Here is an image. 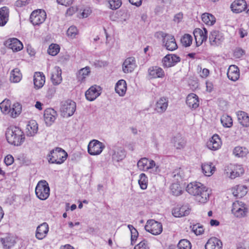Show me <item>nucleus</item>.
<instances>
[{
	"mask_svg": "<svg viewBox=\"0 0 249 249\" xmlns=\"http://www.w3.org/2000/svg\"><path fill=\"white\" fill-rule=\"evenodd\" d=\"M14 158L11 155H8L4 159V162L7 165H10L14 162Z\"/></svg>",
	"mask_w": 249,
	"mask_h": 249,
	"instance_id": "nucleus-59",
	"label": "nucleus"
},
{
	"mask_svg": "<svg viewBox=\"0 0 249 249\" xmlns=\"http://www.w3.org/2000/svg\"><path fill=\"white\" fill-rule=\"evenodd\" d=\"M247 192V188L244 185H237L232 189L233 196L239 198L244 196Z\"/></svg>",
	"mask_w": 249,
	"mask_h": 249,
	"instance_id": "nucleus-33",
	"label": "nucleus"
},
{
	"mask_svg": "<svg viewBox=\"0 0 249 249\" xmlns=\"http://www.w3.org/2000/svg\"><path fill=\"white\" fill-rule=\"evenodd\" d=\"M109 8L112 10L118 9L122 4L121 0H108Z\"/></svg>",
	"mask_w": 249,
	"mask_h": 249,
	"instance_id": "nucleus-54",
	"label": "nucleus"
},
{
	"mask_svg": "<svg viewBox=\"0 0 249 249\" xmlns=\"http://www.w3.org/2000/svg\"><path fill=\"white\" fill-rule=\"evenodd\" d=\"M22 79V74L19 69L15 68L10 72V81L12 83H18Z\"/></svg>",
	"mask_w": 249,
	"mask_h": 249,
	"instance_id": "nucleus-38",
	"label": "nucleus"
},
{
	"mask_svg": "<svg viewBox=\"0 0 249 249\" xmlns=\"http://www.w3.org/2000/svg\"><path fill=\"white\" fill-rule=\"evenodd\" d=\"M228 78L233 81H237L240 76L239 69L235 65H231L227 71Z\"/></svg>",
	"mask_w": 249,
	"mask_h": 249,
	"instance_id": "nucleus-24",
	"label": "nucleus"
},
{
	"mask_svg": "<svg viewBox=\"0 0 249 249\" xmlns=\"http://www.w3.org/2000/svg\"><path fill=\"white\" fill-rule=\"evenodd\" d=\"M172 176L175 178V180H178L179 179L181 178L180 171L178 170L174 171L172 174Z\"/></svg>",
	"mask_w": 249,
	"mask_h": 249,
	"instance_id": "nucleus-62",
	"label": "nucleus"
},
{
	"mask_svg": "<svg viewBox=\"0 0 249 249\" xmlns=\"http://www.w3.org/2000/svg\"><path fill=\"white\" fill-rule=\"evenodd\" d=\"M221 122L224 127H231L232 125V118L227 115H223L221 117Z\"/></svg>",
	"mask_w": 249,
	"mask_h": 249,
	"instance_id": "nucleus-47",
	"label": "nucleus"
},
{
	"mask_svg": "<svg viewBox=\"0 0 249 249\" xmlns=\"http://www.w3.org/2000/svg\"><path fill=\"white\" fill-rule=\"evenodd\" d=\"M38 131V124L35 121H31L26 127V134L28 136H34Z\"/></svg>",
	"mask_w": 249,
	"mask_h": 249,
	"instance_id": "nucleus-32",
	"label": "nucleus"
},
{
	"mask_svg": "<svg viewBox=\"0 0 249 249\" xmlns=\"http://www.w3.org/2000/svg\"><path fill=\"white\" fill-rule=\"evenodd\" d=\"M48 231V224L46 222L43 223L37 227L36 233V237L39 240L43 239L46 236Z\"/></svg>",
	"mask_w": 249,
	"mask_h": 249,
	"instance_id": "nucleus-23",
	"label": "nucleus"
},
{
	"mask_svg": "<svg viewBox=\"0 0 249 249\" xmlns=\"http://www.w3.org/2000/svg\"><path fill=\"white\" fill-rule=\"evenodd\" d=\"M5 136L8 142L14 145H20L24 141L23 132L19 128L15 126H11L7 129Z\"/></svg>",
	"mask_w": 249,
	"mask_h": 249,
	"instance_id": "nucleus-2",
	"label": "nucleus"
},
{
	"mask_svg": "<svg viewBox=\"0 0 249 249\" xmlns=\"http://www.w3.org/2000/svg\"><path fill=\"white\" fill-rule=\"evenodd\" d=\"M183 18V15L181 13L176 14L174 18V20L176 22H179Z\"/></svg>",
	"mask_w": 249,
	"mask_h": 249,
	"instance_id": "nucleus-63",
	"label": "nucleus"
},
{
	"mask_svg": "<svg viewBox=\"0 0 249 249\" xmlns=\"http://www.w3.org/2000/svg\"><path fill=\"white\" fill-rule=\"evenodd\" d=\"M134 249H149L147 242L143 240L135 246Z\"/></svg>",
	"mask_w": 249,
	"mask_h": 249,
	"instance_id": "nucleus-56",
	"label": "nucleus"
},
{
	"mask_svg": "<svg viewBox=\"0 0 249 249\" xmlns=\"http://www.w3.org/2000/svg\"><path fill=\"white\" fill-rule=\"evenodd\" d=\"M57 114L53 109L49 108L46 109L44 112V120L48 126L51 125L55 121Z\"/></svg>",
	"mask_w": 249,
	"mask_h": 249,
	"instance_id": "nucleus-16",
	"label": "nucleus"
},
{
	"mask_svg": "<svg viewBox=\"0 0 249 249\" xmlns=\"http://www.w3.org/2000/svg\"><path fill=\"white\" fill-rule=\"evenodd\" d=\"M142 0H129V2L134 5L137 7L140 6L142 4Z\"/></svg>",
	"mask_w": 249,
	"mask_h": 249,
	"instance_id": "nucleus-64",
	"label": "nucleus"
},
{
	"mask_svg": "<svg viewBox=\"0 0 249 249\" xmlns=\"http://www.w3.org/2000/svg\"><path fill=\"white\" fill-rule=\"evenodd\" d=\"M244 54V51L240 48L236 49L234 52V56L236 58H240Z\"/></svg>",
	"mask_w": 249,
	"mask_h": 249,
	"instance_id": "nucleus-58",
	"label": "nucleus"
},
{
	"mask_svg": "<svg viewBox=\"0 0 249 249\" xmlns=\"http://www.w3.org/2000/svg\"><path fill=\"white\" fill-rule=\"evenodd\" d=\"M35 192L37 197L40 200L47 199L50 196V188L47 181L44 180L39 181L36 186Z\"/></svg>",
	"mask_w": 249,
	"mask_h": 249,
	"instance_id": "nucleus-6",
	"label": "nucleus"
},
{
	"mask_svg": "<svg viewBox=\"0 0 249 249\" xmlns=\"http://www.w3.org/2000/svg\"><path fill=\"white\" fill-rule=\"evenodd\" d=\"M209 39L211 46H218L224 41L225 37L222 32L217 30H213L210 34Z\"/></svg>",
	"mask_w": 249,
	"mask_h": 249,
	"instance_id": "nucleus-11",
	"label": "nucleus"
},
{
	"mask_svg": "<svg viewBox=\"0 0 249 249\" xmlns=\"http://www.w3.org/2000/svg\"><path fill=\"white\" fill-rule=\"evenodd\" d=\"M61 70L57 66H55L52 72L51 80L53 85H59L62 81Z\"/></svg>",
	"mask_w": 249,
	"mask_h": 249,
	"instance_id": "nucleus-28",
	"label": "nucleus"
},
{
	"mask_svg": "<svg viewBox=\"0 0 249 249\" xmlns=\"http://www.w3.org/2000/svg\"><path fill=\"white\" fill-rule=\"evenodd\" d=\"M78 34V30L75 26H71L67 30V35L71 38H74Z\"/></svg>",
	"mask_w": 249,
	"mask_h": 249,
	"instance_id": "nucleus-55",
	"label": "nucleus"
},
{
	"mask_svg": "<svg viewBox=\"0 0 249 249\" xmlns=\"http://www.w3.org/2000/svg\"><path fill=\"white\" fill-rule=\"evenodd\" d=\"M144 228L147 231L153 235L160 234L162 231L161 224L153 219L148 220Z\"/></svg>",
	"mask_w": 249,
	"mask_h": 249,
	"instance_id": "nucleus-8",
	"label": "nucleus"
},
{
	"mask_svg": "<svg viewBox=\"0 0 249 249\" xmlns=\"http://www.w3.org/2000/svg\"><path fill=\"white\" fill-rule=\"evenodd\" d=\"M186 191L189 194L194 196L195 200L199 203H205L209 200L210 193L208 189L200 182L189 183L186 187Z\"/></svg>",
	"mask_w": 249,
	"mask_h": 249,
	"instance_id": "nucleus-1",
	"label": "nucleus"
},
{
	"mask_svg": "<svg viewBox=\"0 0 249 249\" xmlns=\"http://www.w3.org/2000/svg\"><path fill=\"white\" fill-rule=\"evenodd\" d=\"M186 102L189 107L194 109L198 107L199 105L198 97L194 93H190L187 96Z\"/></svg>",
	"mask_w": 249,
	"mask_h": 249,
	"instance_id": "nucleus-26",
	"label": "nucleus"
},
{
	"mask_svg": "<svg viewBox=\"0 0 249 249\" xmlns=\"http://www.w3.org/2000/svg\"><path fill=\"white\" fill-rule=\"evenodd\" d=\"M248 150L245 147L236 146L233 150V155L238 158H244L248 154Z\"/></svg>",
	"mask_w": 249,
	"mask_h": 249,
	"instance_id": "nucleus-40",
	"label": "nucleus"
},
{
	"mask_svg": "<svg viewBox=\"0 0 249 249\" xmlns=\"http://www.w3.org/2000/svg\"><path fill=\"white\" fill-rule=\"evenodd\" d=\"M90 72V69L89 67H86L81 69L77 73V78L79 81L83 82L86 77L88 76Z\"/></svg>",
	"mask_w": 249,
	"mask_h": 249,
	"instance_id": "nucleus-39",
	"label": "nucleus"
},
{
	"mask_svg": "<svg viewBox=\"0 0 249 249\" xmlns=\"http://www.w3.org/2000/svg\"><path fill=\"white\" fill-rule=\"evenodd\" d=\"M104 147L102 142L96 140H93L88 145V151L91 155H97L102 152Z\"/></svg>",
	"mask_w": 249,
	"mask_h": 249,
	"instance_id": "nucleus-12",
	"label": "nucleus"
},
{
	"mask_svg": "<svg viewBox=\"0 0 249 249\" xmlns=\"http://www.w3.org/2000/svg\"><path fill=\"white\" fill-rule=\"evenodd\" d=\"M173 142L174 146L177 149H181L183 148L185 145L184 140L180 136H175L173 139Z\"/></svg>",
	"mask_w": 249,
	"mask_h": 249,
	"instance_id": "nucleus-45",
	"label": "nucleus"
},
{
	"mask_svg": "<svg viewBox=\"0 0 249 249\" xmlns=\"http://www.w3.org/2000/svg\"><path fill=\"white\" fill-rule=\"evenodd\" d=\"M149 75L153 78H162L164 76V72L161 68L157 66L150 67L148 69Z\"/></svg>",
	"mask_w": 249,
	"mask_h": 249,
	"instance_id": "nucleus-30",
	"label": "nucleus"
},
{
	"mask_svg": "<svg viewBox=\"0 0 249 249\" xmlns=\"http://www.w3.org/2000/svg\"><path fill=\"white\" fill-rule=\"evenodd\" d=\"M138 168L142 171H148L153 174H156L159 170V166L152 160H149L146 158H141L137 162Z\"/></svg>",
	"mask_w": 249,
	"mask_h": 249,
	"instance_id": "nucleus-4",
	"label": "nucleus"
},
{
	"mask_svg": "<svg viewBox=\"0 0 249 249\" xmlns=\"http://www.w3.org/2000/svg\"><path fill=\"white\" fill-rule=\"evenodd\" d=\"M178 249H191V244L189 241L186 239L181 240L178 245Z\"/></svg>",
	"mask_w": 249,
	"mask_h": 249,
	"instance_id": "nucleus-52",
	"label": "nucleus"
},
{
	"mask_svg": "<svg viewBox=\"0 0 249 249\" xmlns=\"http://www.w3.org/2000/svg\"><path fill=\"white\" fill-rule=\"evenodd\" d=\"M138 182L142 189L145 190L147 188L148 179L145 174L142 173L140 175Z\"/></svg>",
	"mask_w": 249,
	"mask_h": 249,
	"instance_id": "nucleus-46",
	"label": "nucleus"
},
{
	"mask_svg": "<svg viewBox=\"0 0 249 249\" xmlns=\"http://www.w3.org/2000/svg\"><path fill=\"white\" fill-rule=\"evenodd\" d=\"M125 157V151L122 148H118L114 151L112 155V158L114 160L119 161L122 160Z\"/></svg>",
	"mask_w": 249,
	"mask_h": 249,
	"instance_id": "nucleus-43",
	"label": "nucleus"
},
{
	"mask_svg": "<svg viewBox=\"0 0 249 249\" xmlns=\"http://www.w3.org/2000/svg\"><path fill=\"white\" fill-rule=\"evenodd\" d=\"M21 106L18 103L13 105L12 107H11L9 116L12 118H16L21 112Z\"/></svg>",
	"mask_w": 249,
	"mask_h": 249,
	"instance_id": "nucleus-41",
	"label": "nucleus"
},
{
	"mask_svg": "<svg viewBox=\"0 0 249 249\" xmlns=\"http://www.w3.org/2000/svg\"><path fill=\"white\" fill-rule=\"evenodd\" d=\"M231 8L234 13H241L247 8L246 1L245 0H235L231 4Z\"/></svg>",
	"mask_w": 249,
	"mask_h": 249,
	"instance_id": "nucleus-22",
	"label": "nucleus"
},
{
	"mask_svg": "<svg viewBox=\"0 0 249 249\" xmlns=\"http://www.w3.org/2000/svg\"><path fill=\"white\" fill-rule=\"evenodd\" d=\"M201 169L203 173L208 177L211 176L215 171V167L211 162H205L201 164Z\"/></svg>",
	"mask_w": 249,
	"mask_h": 249,
	"instance_id": "nucleus-31",
	"label": "nucleus"
},
{
	"mask_svg": "<svg viewBox=\"0 0 249 249\" xmlns=\"http://www.w3.org/2000/svg\"><path fill=\"white\" fill-rule=\"evenodd\" d=\"M34 78L35 87L37 89L42 88L45 82V77L43 73L40 72H36Z\"/></svg>",
	"mask_w": 249,
	"mask_h": 249,
	"instance_id": "nucleus-29",
	"label": "nucleus"
},
{
	"mask_svg": "<svg viewBox=\"0 0 249 249\" xmlns=\"http://www.w3.org/2000/svg\"><path fill=\"white\" fill-rule=\"evenodd\" d=\"M192 36L189 34H185L181 38V43L185 47H189L192 43Z\"/></svg>",
	"mask_w": 249,
	"mask_h": 249,
	"instance_id": "nucleus-48",
	"label": "nucleus"
},
{
	"mask_svg": "<svg viewBox=\"0 0 249 249\" xmlns=\"http://www.w3.org/2000/svg\"><path fill=\"white\" fill-rule=\"evenodd\" d=\"M30 0H17L15 3L17 7H21L27 5L30 2Z\"/></svg>",
	"mask_w": 249,
	"mask_h": 249,
	"instance_id": "nucleus-57",
	"label": "nucleus"
},
{
	"mask_svg": "<svg viewBox=\"0 0 249 249\" xmlns=\"http://www.w3.org/2000/svg\"><path fill=\"white\" fill-rule=\"evenodd\" d=\"M5 45L14 52H18L23 49L22 43L16 38H12L6 41Z\"/></svg>",
	"mask_w": 249,
	"mask_h": 249,
	"instance_id": "nucleus-20",
	"label": "nucleus"
},
{
	"mask_svg": "<svg viewBox=\"0 0 249 249\" xmlns=\"http://www.w3.org/2000/svg\"><path fill=\"white\" fill-rule=\"evenodd\" d=\"M190 209L186 205L177 206L173 209L172 214L176 217L185 216L190 213Z\"/></svg>",
	"mask_w": 249,
	"mask_h": 249,
	"instance_id": "nucleus-21",
	"label": "nucleus"
},
{
	"mask_svg": "<svg viewBox=\"0 0 249 249\" xmlns=\"http://www.w3.org/2000/svg\"><path fill=\"white\" fill-rule=\"evenodd\" d=\"M46 18V14L44 10L38 9L32 12L30 15V21L34 25H38L42 23Z\"/></svg>",
	"mask_w": 249,
	"mask_h": 249,
	"instance_id": "nucleus-9",
	"label": "nucleus"
},
{
	"mask_svg": "<svg viewBox=\"0 0 249 249\" xmlns=\"http://www.w3.org/2000/svg\"><path fill=\"white\" fill-rule=\"evenodd\" d=\"M170 189L172 194L176 196H178L182 194V190L178 183H173L170 187Z\"/></svg>",
	"mask_w": 249,
	"mask_h": 249,
	"instance_id": "nucleus-50",
	"label": "nucleus"
},
{
	"mask_svg": "<svg viewBox=\"0 0 249 249\" xmlns=\"http://www.w3.org/2000/svg\"><path fill=\"white\" fill-rule=\"evenodd\" d=\"M1 242L4 249H11L16 243L15 237L13 236H7L1 238Z\"/></svg>",
	"mask_w": 249,
	"mask_h": 249,
	"instance_id": "nucleus-36",
	"label": "nucleus"
},
{
	"mask_svg": "<svg viewBox=\"0 0 249 249\" xmlns=\"http://www.w3.org/2000/svg\"><path fill=\"white\" fill-rule=\"evenodd\" d=\"M200 69V71L202 70V73L200 74V76L202 78H206L210 73V71L208 69L204 68L202 70V68L199 66H198V70Z\"/></svg>",
	"mask_w": 249,
	"mask_h": 249,
	"instance_id": "nucleus-60",
	"label": "nucleus"
},
{
	"mask_svg": "<svg viewBox=\"0 0 249 249\" xmlns=\"http://www.w3.org/2000/svg\"><path fill=\"white\" fill-rule=\"evenodd\" d=\"M202 20L208 25H212L215 22L214 17L209 13H204L201 16Z\"/></svg>",
	"mask_w": 249,
	"mask_h": 249,
	"instance_id": "nucleus-42",
	"label": "nucleus"
},
{
	"mask_svg": "<svg viewBox=\"0 0 249 249\" xmlns=\"http://www.w3.org/2000/svg\"><path fill=\"white\" fill-rule=\"evenodd\" d=\"M76 109V103L71 100L61 103L60 111L63 116L70 117L72 115Z\"/></svg>",
	"mask_w": 249,
	"mask_h": 249,
	"instance_id": "nucleus-7",
	"label": "nucleus"
},
{
	"mask_svg": "<svg viewBox=\"0 0 249 249\" xmlns=\"http://www.w3.org/2000/svg\"><path fill=\"white\" fill-rule=\"evenodd\" d=\"M192 231L196 235H199L203 233L204 230L202 226L200 224H196L191 227Z\"/></svg>",
	"mask_w": 249,
	"mask_h": 249,
	"instance_id": "nucleus-51",
	"label": "nucleus"
},
{
	"mask_svg": "<svg viewBox=\"0 0 249 249\" xmlns=\"http://www.w3.org/2000/svg\"><path fill=\"white\" fill-rule=\"evenodd\" d=\"M226 171L227 175L231 179L239 177L244 172V170L241 165L232 164L227 166Z\"/></svg>",
	"mask_w": 249,
	"mask_h": 249,
	"instance_id": "nucleus-10",
	"label": "nucleus"
},
{
	"mask_svg": "<svg viewBox=\"0 0 249 249\" xmlns=\"http://www.w3.org/2000/svg\"><path fill=\"white\" fill-rule=\"evenodd\" d=\"M239 123L244 127L249 126V117L245 112L239 111L237 113Z\"/></svg>",
	"mask_w": 249,
	"mask_h": 249,
	"instance_id": "nucleus-34",
	"label": "nucleus"
},
{
	"mask_svg": "<svg viewBox=\"0 0 249 249\" xmlns=\"http://www.w3.org/2000/svg\"><path fill=\"white\" fill-rule=\"evenodd\" d=\"M126 83L124 80H120L116 83L115 91L120 96H123L126 92Z\"/></svg>",
	"mask_w": 249,
	"mask_h": 249,
	"instance_id": "nucleus-35",
	"label": "nucleus"
},
{
	"mask_svg": "<svg viewBox=\"0 0 249 249\" xmlns=\"http://www.w3.org/2000/svg\"><path fill=\"white\" fill-rule=\"evenodd\" d=\"M9 9L6 7L0 9V26H3L8 20Z\"/></svg>",
	"mask_w": 249,
	"mask_h": 249,
	"instance_id": "nucleus-37",
	"label": "nucleus"
},
{
	"mask_svg": "<svg viewBox=\"0 0 249 249\" xmlns=\"http://www.w3.org/2000/svg\"><path fill=\"white\" fill-rule=\"evenodd\" d=\"M155 36L157 38L160 37L162 38L163 45L167 50L173 51L178 48L177 44L173 36L160 31L156 32Z\"/></svg>",
	"mask_w": 249,
	"mask_h": 249,
	"instance_id": "nucleus-3",
	"label": "nucleus"
},
{
	"mask_svg": "<svg viewBox=\"0 0 249 249\" xmlns=\"http://www.w3.org/2000/svg\"><path fill=\"white\" fill-rule=\"evenodd\" d=\"M101 88L96 85L91 86L85 93L87 100L90 101L94 100L100 94Z\"/></svg>",
	"mask_w": 249,
	"mask_h": 249,
	"instance_id": "nucleus-19",
	"label": "nucleus"
},
{
	"mask_svg": "<svg viewBox=\"0 0 249 249\" xmlns=\"http://www.w3.org/2000/svg\"><path fill=\"white\" fill-rule=\"evenodd\" d=\"M60 51V47L58 45L56 44H52L49 46L48 50V53L52 56L56 55Z\"/></svg>",
	"mask_w": 249,
	"mask_h": 249,
	"instance_id": "nucleus-49",
	"label": "nucleus"
},
{
	"mask_svg": "<svg viewBox=\"0 0 249 249\" xmlns=\"http://www.w3.org/2000/svg\"><path fill=\"white\" fill-rule=\"evenodd\" d=\"M180 61V58L174 54H167L162 60L164 67L169 68L175 66Z\"/></svg>",
	"mask_w": 249,
	"mask_h": 249,
	"instance_id": "nucleus-15",
	"label": "nucleus"
},
{
	"mask_svg": "<svg viewBox=\"0 0 249 249\" xmlns=\"http://www.w3.org/2000/svg\"><path fill=\"white\" fill-rule=\"evenodd\" d=\"M0 108L1 112L4 114L9 115L11 109V103L9 100H4L0 103Z\"/></svg>",
	"mask_w": 249,
	"mask_h": 249,
	"instance_id": "nucleus-44",
	"label": "nucleus"
},
{
	"mask_svg": "<svg viewBox=\"0 0 249 249\" xmlns=\"http://www.w3.org/2000/svg\"><path fill=\"white\" fill-rule=\"evenodd\" d=\"M73 0H57V2L61 5L69 6L71 4Z\"/></svg>",
	"mask_w": 249,
	"mask_h": 249,
	"instance_id": "nucleus-61",
	"label": "nucleus"
},
{
	"mask_svg": "<svg viewBox=\"0 0 249 249\" xmlns=\"http://www.w3.org/2000/svg\"><path fill=\"white\" fill-rule=\"evenodd\" d=\"M127 227L131 231V244H132L133 242L137 240L139 233L137 230L132 225H128Z\"/></svg>",
	"mask_w": 249,
	"mask_h": 249,
	"instance_id": "nucleus-53",
	"label": "nucleus"
},
{
	"mask_svg": "<svg viewBox=\"0 0 249 249\" xmlns=\"http://www.w3.org/2000/svg\"><path fill=\"white\" fill-rule=\"evenodd\" d=\"M67 156V153L63 149L56 147L50 152L49 161L52 163L61 164L66 160Z\"/></svg>",
	"mask_w": 249,
	"mask_h": 249,
	"instance_id": "nucleus-5",
	"label": "nucleus"
},
{
	"mask_svg": "<svg viewBox=\"0 0 249 249\" xmlns=\"http://www.w3.org/2000/svg\"><path fill=\"white\" fill-rule=\"evenodd\" d=\"M193 34L197 46L201 45L207 39V31L205 28H203V30L196 28L194 30Z\"/></svg>",
	"mask_w": 249,
	"mask_h": 249,
	"instance_id": "nucleus-14",
	"label": "nucleus"
},
{
	"mask_svg": "<svg viewBox=\"0 0 249 249\" xmlns=\"http://www.w3.org/2000/svg\"><path fill=\"white\" fill-rule=\"evenodd\" d=\"M222 145V142L218 135L215 134L207 142V147L211 150L215 151L219 149Z\"/></svg>",
	"mask_w": 249,
	"mask_h": 249,
	"instance_id": "nucleus-18",
	"label": "nucleus"
},
{
	"mask_svg": "<svg viewBox=\"0 0 249 249\" xmlns=\"http://www.w3.org/2000/svg\"><path fill=\"white\" fill-rule=\"evenodd\" d=\"M205 247L206 249H221L222 243L220 240L213 237L208 240Z\"/></svg>",
	"mask_w": 249,
	"mask_h": 249,
	"instance_id": "nucleus-25",
	"label": "nucleus"
},
{
	"mask_svg": "<svg viewBox=\"0 0 249 249\" xmlns=\"http://www.w3.org/2000/svg\"><path fill=\"white\" fill-rule=\"evenodd\" d=\"M136 67L135 59L133 57L126 58L123 64V71L125 73L132 72Z\"/></svg>",
	"mask_w": 249,
	"mask_h": 249,
	"instance_id": "nucleus-17",
	"label": "nucleus"
},
{
	"mask_svg": "<svg viewBox=\"0 0 249 249\" xmlns=\"http://www.w3.org/2000/svg\"><path fill=\"white\" fill-rule=\"evenodd\" d=\"M247 209L242 202L236 201L233 203L231 212L236 217H242L246 214Z\"/></svg>",
	"mask_w": 249,
	"mask_h": 249,
	"instance_id": "nucleus-13",
	"label": "nucleus"
},
{
	"mask_svg": "<svg viewBox=\"0 0 249 249\" xmlns=\"http://www.w3.org/2000/svg\"><path fill=\"white\" fill-rule=\"evenodd\" d=\"M168 106V99L165 97H161L157 102L155 109L158 113H163L166 111Z\"/></svg>",
	"mask_w": 249,
	"mask_h": 249,
	"instance_id": "nucleus-27",
	"label": "nucleus"
}]
</instances>
